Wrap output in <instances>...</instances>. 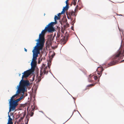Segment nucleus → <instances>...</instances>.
Listing matches in <instances>:
<instances>
[{"label": "nucleus", "mask_w": 124, "mask_h": 124, "mask_svg": "<svg viewBox=\"0 0 124 124\" xmlns=\"http://www.w3.org/2000/svg\"><path fill=\"white\" fill-rule=\"evenodd\" d=\"M54 23L51 22L46 25L44 29L39 34V39L36 40L38 42L37 43L36 45L34 47L40 49H42L45 42L44 36L45 33L48 31L49 32L52 33L55 31L53 26V25Z\"/></svg>", "instance_id": "1"}, {"label": "nucleus", "mask_w": 124, "mask_h": 124, "mask_svg": "<svg viewBox=\"0 0 124 124\" xmlns=\"http://www.w3.org/2000/svg\"><path fill=\"white\" fill-rule=\"evenodd\" d=\"M54 23L51 22L46 25L44 29L39 34V39L36 40L38 42L37 43L36 45L34 47L40 49H42L45 42L44 36L45 33L48 31L49 32L52 33L55 31L53 26V25Z\"/></svg>", "instance_id": "2"}, {"label": "nucleus", "mask_w": 124, "mask_h": 124, "mask_svg": "<svg viewBox=\"0 0 124 124\" xmlns=\"http://www.w3.org/2000/svg\"><path fill=\"white\" fill-rule=\"evenodd\" d=\"M21 92H19V91L17 90L16 94L13 96L10 99L9 101V112H11V110L13 111L15 110L16 107L18 105V102L22 100L23 97H21L15 100V98L18 94H20Z\"/></svg>", "instance_id": "3"}, {"label": "nucleus", "mask_w": 124, "mask_h": 124, "mask_svg": "<svg viewBox=\"0 0 124 124\" xmlns=\"http://www.w3.org/2000/svg\"><path fill=\"white\" fill-rule=\"evenodd\" d=\"M124 51L122 52L121 49L117 51L113 56L112 61L108 64V65L111 66L118 63L120 59L124 55Z\"/></svg>", "instance_id": "4"}, {"label": "nucleus", "mask_w": 124, "mask_h": 124, "mask_svg": "<svg viewBox=\"0 0 124 124\" xmlns=\"http://www.w3.org/2000/svg\"><path fill=\"white\" fill-rule=\"evenodd\" d=\"M41 49L34 47L32 50L33 53V57L32 61L31 63V70L32 72L33 71L36 65V60L37 59V57L38 56V54L40 53L39 51Z\"/></svg>", "instance_id": "5"}, {"label": "nucleus", "mask_w": 124, "mask_h": 124, "mask_svg": "<svg viewBox=\"0 0 124 124\" xmlns=\"http://www.w3.org/2000/svg\"><path fill=\"white\" fill-rule=\"evenodd\" d=\"M30 83L29 81L27 80H24L22 78L20 82V84L18 87L17 91L23 94L25 91H27L26 87H28L30 85Z\"/></svg>", "instance_id": "6"}, {"label": "nucleus", "mask_w": 124, "mask_h": 124, "mask_svg": "<svg viewBox=\"0 0 124 124\" xmlns=\"http://www.w3.org/2000/svg\"><path fill=\"white\" fill-rule=\"evenodd\" d=\"M47 68V66L45 67V65L44 64H43L42 66L41 67L40 70V76L38 78V82H39L41 80V77L43 73L44 74H47L48 73V71L46 70Z\"/></svg>", "instance_id": "7"}, {"label": "nucleus", "mask_w": 124, "mask_h": 124, "mask_svg": "<svg viewBox=\"0 0 124 124\" xmlns=\"http://www.w3.org/2000/svg\"><path fill=\"white\" fill-rule=\"evenodd\" d=\"M31 72L30 70H28L26 71H25L22 74H23L22 75V78L23 79L24 78H27L29 76Z\"/></svg>", "instance_id": "8"}, {"label": "nucleus", "mask_w": 124, "mask_h": 124, "mask_svg": "<svg viewBox=\"0 0 124 124\" xmlns=\"http://www.w3.org/2000/svg\"><path fill=\"white\" fill-rule=\"evenodd\" d=\"M104 69L102 68L98 67L97 69V74L100 75L99 77H100L101 75L102 71Z\"/></svg>", "instance_id": "9"}, {"label": "nucleus", "mask_w": 124, "mask_h": 124, "mask_svg": "<svg viewBox=\"0 0 124 124\" xmlns=\"http://www.w3.org/2000/svg\"><path fill=\"white\" fill-rule=\"evenodd\" d=\"M76 9H75V12H74L73 11L69 12V15L70 16L73 15H74L75 16H76V15L75 14L76 12H76Z\"/></svg>", "instance_id": "10"}, {"label": "nucleus", "mask_w": 124, "mask_h": 124, "mask_svg": "<svg viewBox=\"0 0 124 124\" xmlns=\"http://www.w3.org/2000/svg\"><path fill=\"white\" fill-rule=\"evenodd\" d=\"M69 8L68 5H67L63 9L62 11V13H64L65 11L67 10Z\"/></svg>", "instance_id": "11"}, {"label": "nucleus", "mask_w": 124, "mask_h": 124, "mask_svg": "<svg viewBox=\"0 0 124 124\" xmlns=\"http://www.w3.org/2000/svg\"><path fill=\"white\" fill-rule=\"evenodd\" d=\"M60 18V17H59L58 16H57L56 15H55L54 16V20L55 21V22H53V23H54L53 25H53H54L55 24L57 23V21L56 20H58V19H59Z\"/></svg>", "instance_id": "12"}, {"label": "nucleus", "mask_w": 124, "mask_h": 124, "mask_svg": "<svg viewBox=\"0 0 124 124\" xmlns=\"http://www.w3.org/2000/svg\"><path fill=\"white\" fill-rule=\"evenodd\" d=\"M22 115H23V116L21 117L20 118V119L19 120V122H20L21 121V120H22L23 118H24L25 116L26 115V114L25 113H22Z\"/></svg>", "instance_id": "13"}, {"label": "nucleus", "mask_w": 124, "mask_h": 124, "mask_svg": "<svg viewBox=\"0 0 124 124\" xmlns=\"http://www.w3.org/2000/svg\"><path fill=\"white\" fill-rule=\"evenodd\" d=\"M29 116L28 114V115H26V120H25V121H26L27 120V121L26 123H25V124H28V122L29 121Z\"/></svg>", "instance_id": "14"}, {"label": "nucleus", "mask_w": 124, "mask_h": 124, "mask_svg": "<svg viewBox=\"0 0 124 124\" xmlns=\"http://www.w3.org/2000/svg\"><path fill=\"white\" fill-rule=\"evenodd\" d=\"M8 116L9 117V119L8 123H13L12 122V119L11 118L10 116L8 115Z\"/></svg>", "instance_id": "15"}, {"label": "nucleus", "mask_w": 124, "mask_h": 124, "mask_svg": "<svg viewBox=\"0 0 124 124\" xmlns=\"http://www.w3.org/2000/svg\"><path fill=\"white\" fill-rule=\"evenodd\" d=\"M34 108H32V110L30 112V116H33L34 114Z\"/></svg>", "instance_id": "16"}, {"label": "nucleus", "mask_w": 124, "mask_h": 124, "mask_svg": "<svg viewBox=\"0 0 124 124\" xmlns=\"http://www.w3.org/2000/svg\"><path fill=\"white\" fill-rule=\"evenodd\" d=\"M61 35L60 32H58L57 33V36L56 37V38L57 39H59V38Z\"/></svg>", "instance_id": "17"}, {"label": "nucleus", "mask_w": 124, "mask_h": 124, "mask_svg": "<svg viewBox=\"0 0 124 124\" xmlns=\"http://www.w3.org/2000/svg\"><path fill=\"white\" fill-rule=\"evenodd\" d=\"M91 75H90V77L88 78V81L89 82H91L93 81V80L92 79V78H92V76H91Z\"/></svg>", "instance_id": "18"}, {"label": "nucleus", "mask_w": 124, "mask_h": 124, "mask_svg": "<svg viewBox=\"0 0 124 124\" xmlns=\"http://www.w3.org/2000/svg\"><path fill=\"white\" fill-rule=\"evenodd\" d=\"M92 78H94L95 80H96L97 78V77L95 76H93V75L92 76Z\"/></svg>", "instance_id": "19"}, {"label": "nucleus", "mask_w": 124, "mask_h": 124, "mask_svg": "<svg viewBox=\"0 0 124 124\" xmlns=\"http://www.w3.org/2000/svg\"><path fill=\"white\" fill-rule=\"evenodd\" d=\"M77 0H73V4L74 5H75L76 4V2Z\"/></svg>", "instance_id": "20"}, {"label": "nucleus", "mask_w": 124, "mask_h": 124, "mask_svg": "<svg viewBox=\"0 0 124 124\" xmlns=\"http://www.w3.org/2000/svg\"><path fill=\"white\" fill-rule=\"evenodd\" d=\"M64 13H62V12H61V13H59L58 15V17H60V15L62 14H63Z\"/></svg>", "instance_id": "21"}, {"label": "nucleus", "mask_w": 124, "mask_h": 124, "mask_svg": "<svg viewBox=\"0 0 124 124\" xmlns=\"http://www.w3.org/2000/svg\"><path fill=\"white\" fill-rule=\"evenodd\" d=\"M95 85V84H91L90 85H88V86H93L94 85Z\"/></svg>", "instance_id": "22"}, {"label": "nucleus", "mask_w": 124, "mask_h": 124, "mask_svg": "<svg viewBox=\"0 0 124 124\" xmlns=\"http://www.w3.org/2000/svg\"><path fill=\"white\" fill-rule=\"evenodd\" d=\"M68 0H67L66 1V4L67 5H68Z\"/></svg>", "instance_id": "23"}, {"label": "nucleus", "mask_w": 124, "mask_h": 124, "mask_svg": "<svg viewBox=\"0 0 124 124\" xmlns=\"http://www.w3.org/2000/svg\"><path fill=\"white\" fill-rule=\"evenodd\" d=\"M67 17L69 19H70V17H69L68 15L67 16Z\"/></svg>", "instance_id": "24"}, {"label": "nucleus", "mask_w": 124, "mask_h": 124, "mask_svg": "<svg viewBox=\"0 0 124 124\" xmlns=\"http://www.w3.org/2000/svg\"><path fill=\"white\" fill-rule=\"evenodd\" d=\"M24 50L26 52H27V50L26 49V48H24Z\"/></svg>", "instance_id": "25"}, {"label": "nucleus", "mask_w": 124, "mask_h": 124, "mask_svg": "<svg viewBox=\"0 0 124 124\" xmlns=\"http://www.w3.org/2000/svg\"><path fill=\"white\" fill-rule=\"evenodd\" d=\"M55 34H54V36L53 37V38L52 39V40H53V39L54 38V36H55Z\"/></svg>", "instance_id": "26"}, {"label": "nucleus", "mask_w": 124, "mask_h": 124, "mask_svg": "<svg viewBox=\"0 0 124 124\" xmlns=\"http://www.w3.org/2000/svg\"><path fill=\"white\" fill-rule=\"evenodd\" d=\"M7 124H13V123H8Z\"/></svg>", "instance_id": "27"}, {"label": "nucleus", "mask_w": 124, "mask_h": 124, "mask_svg": "<svg viewBox=\"0 0 124 124\" xmlns=\"http://www.w3.org/2000/svg\"><path fill=\"white\" fill-rule=\"evenodd\" d=\"M124 62V60L120 62Z\"/></svg>", "instance_id": "28"}, {"label": "nucleus", "mask_w": 124, "mask_h": 124, "mask_svg": "<svg viewBox=\"0 0 124 124\" xmlns=\"http://www.w3.org/2000/svg\"><path fill=\"white\" fill-rule=\"evenodd\" d=\"M40 61L39 62V61L38 62V63H40Z\"/></svg>", "instance_id": "29"}, {"label": "nucleus", "mask_w": 124, "mask_h": 124, "mask_svg": "<svg viewBox=\"0 0 124 124\" xmlns=\"http://www.w3.org/2000/svg\"><path fill=\"white\" fill-rule=\"evenodd\" d=\"M64 38H65V37H64L63 38V39H64Z\"/></svg>", "instance_id": "30"}, {"label": "nucleus", "mask_w": 124, "mask_h": 124, "mask_svg": "<svg viewBox=\"0 0 124 124\" xmlns=\"http://www.w3.org/2000/svg\"><path fill=\"white\" fill-rule=\"evenodd\" d=\"M66 25H64V27H66Z\"/></svg>", "instance_id": "31"}, {"label": "nucleus", "mask_w": 124, "mask_h": 124, "mask_svg": "<svg viewBox=\"0 0 124 124\" xmlns=\"http://www.w3.org/2000/svg\"><path fill=\"white\" fill-rule=\"evenodd\" d=\"M21 74H19V76H20L21 75Z\"/></svg>", "instance_id": "32"}, {"label": "nucleus", "mask_w": 124, "mask_h": 124, "mask_svg": "<svg viewBox=\"0 0 124 124\" xmlns=\"http://www.w3.org/2000/svg\"><path fill=\"white\" fill-rule=\"evenodd\" d=\"M72 30H73V28H72Z\"/></svg>", "instance_id": "33"}, {"label": "nucleus", "mask_w": 124, "mask_h": 124, "mask_svg": "<svg viewBox=\"0 0 124 124\" xmlns=\"http://www.w3.org/2000/svg\"><path fill=\"white\" fill-rule=\"evenodd\" d=\"M61 31H62V32H63L62 31V30Z\"/></svg>", "instance_id": "34"}]
</instances>
